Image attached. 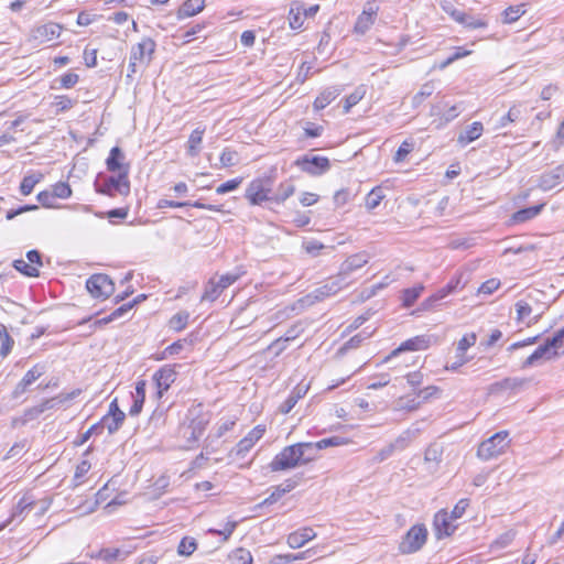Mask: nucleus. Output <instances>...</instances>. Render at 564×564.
<instances>
[{
	"label": "nucleus",
	"instance_id": "obj_7",
	"mask_svg": "<svg viewBox=\"0 0 564 564\" xmlns=\"http://www.w3.org/2000/svg\"><path fill=\"white\" fill-rule=\"evenodd\" d=\"M350 281H345L343 275H335L327 279L321 286L312 291L307 297L313 301H323L329 296L337 294L340 290L348 286Z\"/></svg>",
	"mask_w": 564,
	"mask_h": 564
},
{
	"label": "nucleus",
	"instance_id": "obj_53",
	"mask_svg": "<svg viewBox=\"0 0 564 564\" xmlns=\"http://www.w3.org/2000/svg\"><path fill=\"white\" fill-rule=\"evenodd\" d=\"M528 382H529L528 379L518 378V377L503 379L505 390H512V391H518V390L523 389L528 384Z\"/></svg>",
	"mask_w": 564,
	"mask_h": 564
},
{
	"label": "nucleus",
	"instance_id": "obj_5",
	"mask_svg": "<svg viewBox=\"0 0 564 564\" xmlns=\"http://www.w3.org/2000/svg\"><path fill=\"white\" fill-rule=\"evenodd\" d=\"M241 275L242 272H231L221 275L217 281L214 278L210 279L205 286L200 301L214 302L224 290L234 284Z\"/></svg>",
	"mask_w": 564,
	"mask_h": 564
},
{
	"label": "nucleus",
	"instance_id": "obj_62",
	"mask_svg": "<svg viewBox=\"0 0 564 564\" xmlns=\"http://www.w3.org/2000/svg\"><path fill=\"white\" fill-rule=\"evenodd\" d=\"M412 150L413 144L409 141H403L394 154V161L397 163L402 162Z\"/></svg>",
	"mask_w": 564,
	"mask_h": 564
},
{
	"label": "nucleus",
	"instance_id": "obj_63",
	"mask_svg": "<svg viewBox=\"0 0 564 564\" xmlns=\"http://www.w3.org/2000/svg\"><path fill=\"white\" fill-rule=\"evenodd\" d=\"M499 286H500V281L499 280H497V279H489V280L485 281L478 288V293H480V294H491L496 290H498Z\"/></svg>",
	"mask_w": 564,
	"mask_h": 564
},
{
	"label": "nucleus",
	"instance_id": "obj_58",
	"mask_svg": "<svg viewBox=\"0 0 564 564\" xmlns=\"http://www.w3.org/2000/svg\"><path fill=\"white\" fill-rule=\"evenodd\" d=\"M475 343H476V335L474 333L463 336L457 344L458 354L464 356L466 350L469 347L474 346Z\"/></svg>",
	"mask_w": 564,
	"mask_h": 564
},
{
	"label": "nucleus",
	"instance_id": "obj_31",
	"mask_svg": "<svg viewBox=\"0 0 564 564\" xmlns=\"http://www.w3.org/2000/svg\"><path fill=\"white\" fill-rule=\"evenodd\" d=\"M340 94V89L337 87H330L322 91L314 101V107L317 110L324 109L333 100H335Z\"/></svg>",
	"mask_w": 564,
	"mask_h": 564
},
{
	"label": "nucleus",
	"instance_id": "obj_6",
	"mask_svg": "<svg viewBox=\"0 0 564 564\" xmlns=\"http://www.w3.org/2000/svg\"><path fill=\"white\" fill-rule=\"evenodd\" d=\"M96 191L108 196H115L116 194L127 196L130 193L129 176L126 175V172L117 174V176L111 175L105 178L102 184L97 185Z\"/></svg>",
	"mask_w": 564,
	"mask_h": 564
},
{
	"label": "nucleus",
	"instance_id": "obj_56",
	"mask_svg": "<svg viewBox=\"0 0 564 564\" xmlns=\"http://www.w3.org/2000/svg\"><path fill=\"white\" fill-rule=\"evenodd\" d=\"M57 80L59 83V88L69 89L78 83L79 76L76 73L69 72L62 75Z\"/></svg>",
	"mask_w": 564,
	"mask_h": 564
},
{
	"label": "nucleus",
	"instance_id": "obj_61",
	"mask_svg": "<svg viewBox=\"0 0 564 564\" xmlns=\"http://www.w3.org/2000/svg\"><path fill=\"white\" fill-rule=\"evenodd\" d=\"M288 345H289V343L286 341V339L283 336H281L278 339H275L274 341H272L267 347V350H273L274 356L278 357L288 348Z\"/></svg>",
	"mask_w": 564,
	"mask_h": 564
},
{
	"label": "nucleus",
	"instance_id": "obj_49",
	"mask_svg": "<svg viewBox=\"0 0 564 564\" xmlns=\"http://www.w3.org/2000/svg\"><path fill=\"white\" fill-rule=\"evenodd\" d=\"M90 463L88 460H82L77 466L74 475V486L77 487L83 484V478L90 469Z\"/></svg>",
	"mask_w": 564,
	"mask_h": 564
},
{
	"label": "nucleus",
	"instance_id": "obj_50",
	"mask_svg": "<svg viewBox=\"0 0 564 564\" xmlns=\"http://www.w3.org/2000/svg\"><path fill=\"white\" fill-rule=\"evenodd\" d=\"M318 451L330 447V446H340L348 444V440L340 436H332L327 438H323L318 442H315Z\"/></svg>",
	"mask_w": 564,
	"mask_h": 564
},
{
	"label": "nucleus",
	"instance_id": "obj_41",
	"mask_svg": "<svg viewBox=\"0 0 564 564\" xmlns=\"http://www.w3.org/2000/svg\"><path fill=\"white\" fill-rule=\"evenodd\" d=\"M523 7H524L523 4H520V6H511V7L507 8L502 13L503 23H512V22H516L517 20H519L525 12Z\"/></svg>",
	"mask_w": 564,
	"mask_h": 564
},
{
	"label": "nucleus",
	"instance_id": "obj_16",
	"mask_svg": "<svg viewBox=\"0 0 564 564\" xmlns=\"http://www.w3.org/2000/svg\"><path fill=\"white\" fill-rule=\"evenodd\" d=\"M126 419L124 412L119 409L117 399L109 405L108 414L102 417V424L106 425L110 434L117 432Z\"/></svg>",
	"mask_w": 564,
	"mask_h": 564
},
{
	"label": "nucleus",
	"instance_id": "obj_26",
	"mask_svg": "<svg viewBox=\"0 0 564 564\" xmlns=\"http://www.w3.org/2000/svg\"><path fill=\"white\" fill-rule=\"evenodd\" d=\"M482 123L475 121L459 133L457 142L463 147L467 145L468 143L477 140L482 134Z\"/></svg>",
	"mask_w": 564,
	"mask_h": 564
},
{
	"label": "nucleus",
	"instance_id": "obj_48",
	"mask_svg": "<svg viewBox=\"0 0 564 564\" xmlns=\"http://www.w3.org/2000/svg\"><path fill=\"white\" fill-rule=\"evenodd\" d=\"M234 564H252V555L246 549H237L231 555Z\"/></svg>",
	"mask_w": 564,
	"mask_h": 564
},
{
	"label": "nucleus",
	"instance_id": "obj_39",
	"mask_svg": "<svg viewBox=\"0 0 564 564\" xmlns=\"http://www.w3.org/2000/svg\"><path fill=\"white\" fill-rule=\"evenodd\" d=\"M365 94V87L359 86L349 96H347L344 102V112H349V110L364 98Z\"/></svg>",
	"mask_w": 564,
	"mask_h": 564
},
{
	"label": "nucleus",
	"instance_id": "obj_36",
	"mask_svg": "<svg viewBox=\"0 0 564 564\" xmlns=\"http://www.w3.org/2000/svg\"><path fill=\"white\" fill-rule=\"evenodd\" d=\"M416 434L417 431L405 430L393 442H391V445L395 451H403L416 437Z\"/></svg>",
	"mask_w": 564,
	"mask_h": 564
},
{
	"label": "nucleus",
	"instance_id": "obj_47",
	"mask_svg": "<svg viewBox=\"0 0 564 564\" xmlns=\"http://www.w3.org/2000/svg\"><path fill=\"white\" fill-rule=\"evenodd\" d=\"M44 373V366L43 365H35L33 366L21 379L23 381V384H28L29 387L37 380Z\"/></svg>",
	"mask_w": 564,
	"mask_h": 564
},
{
	"label": "nucleus",
	"instance_id": "obj_32",
	"mask_svg": "<svg viewBox=\"0 0 564 564\" xmlns=\"http://www.w3.org/2000/svg\"><path fill=\"white\" fill-rule=\"evenodd\" d=\"M304 7L299 3V2H294L292 6H291V9L289 11V24H290V28L293 29V30H297L300 29L303 23H304Z\"/></svg>",
	"mask_w": 564,
	"mask_h": 564
},
{
	"label": "nucleus",
	"instance_id": "obj_11",
	"mask_svg": "<svg viewBox=\"0 0 564 564\" xmlns=\"http://www.w3.org/2000/svg\"><path fill=\"white\" fill-rule=\"evenodd\" d=\"M156 44L151 37H143L141 42L131 47L130 57L139 63V66L147 67L153 57Z\"/></svg>",
	"mask_w": 564,
	"mask_h": 564
},
{
	"label": "nucleus",
	"instance_id": "obj_46",
	"mask_svg": "<svg viewBox=\"0 0 564 564\" xmlns=\"http://www.w3.org/2000/svg\"><path fill=\"white\" fill-rule=\"evenodd\" d=\"M516 538V531L508 530L503 532L501 535H499L491 544V547L494 549H505Z\"/></svg>",
	"mask_w": 564,
	"mask_h": 564
},
{
	"label": "nucleus",
	"instance_id": "obj_19",
	"mask_svg": "<svg viewBox=\"0 0 564 564\" xmlns=\"http://www.w3.org/2000/svg\"><path fill=\"white\" fill-rule=\"evenodd\" d=\"M35 507V501L30 496H23L18 505L14 507L10 518L0 525V531L3 530L14 519H23Z\"/></svg>",
	"mask_w": 564,
	"mask_h": 564
},
{
	"label": "nucleus",
	"instance_id": "obj_24",
	"mask_svg": "<svg viewBox=\"0 0 564 564\" xmlns=\"http://www.w3.org/2000/svg\"><path fill=\"white\" fill-rule=\"evenodd\" d=\"M62 26L57 23H46L40 25L34 31V37L40 39L42 42L52 41L61 35Z\"/></svg>",
	"mask_w": 564,
	"mask_h": 564
},
{
	"label": "nucleus",
	"instance_id": "obj_64",
	"mask_svg": "<svg viewBox=\"0 0 564 564\" xmlns=\"http://www.w3.org/2000/svg\"><path fill=\"white\" fill-rule=\"evenodd\" d=\"M563 339H564V327L560 330H557L553 337L547 338L546 343L551 347L552 350H555L561 348L563 346Z\"/></svg>",
	"mask_w": 564,
	"mask_h": 564
},
{
	"label": "nucleus",
	"instance_id": "obj_29",
	"mask_svg": "<svg viewBox=\"0 0 564 564\" xmlns=\"http://www.w3.org/2000/svg\"><path fill=\"white\" fill-rule=\"evenodd\" d=\"M205 7V0H186L178 9V18H189L199 13Z\"/></svg>",
	"mask_w": 564,
	"mask_h": 564
},
{
	"label": "nucleus",
	"instance_id": "obj_52",
	"mask_svg": "<svg viewBox=\"0 0 564 564\" xmlns=\"http://www.w3.org/2000/svg\"><path fill=\"white\" fill-rule=\"evenodd\" d=\"M220 163L224 167L234 166L238 163V154L236 151L226 148L220 154Z\"/></svg>",
	"mask_w": 564,
	"mask_h": 564
},
{
	"label": "nucleus",
	"instance_id": "obj_55",
	"mask_svg": "<svg viewBox=\"0 0 564 564\" xmlns=\"http://www.w3.org/2000/svg\"><path fill=\"white\" fill-rule=\"evenodd\" d=\"M383 199V195L380 188L372 189L366 197V207L368 209L377 208L381 200Z\"/></svg>",
	"mask_w": 564,
	"mask_h": 564
},
{
	"label": "nucleus",
	"instance_id": "obj_27",
	"mask_svg": "<svg viewBox=\"0 0 564 564\" xmlns=\"http://www.w3.org/2000/svg\"><path fill=\"white\" fill-rule=\"evenodd\" d=\"M295 447L297 449V455L301 465H305L313 459H315L318 448L316 443L307 442V443H297L295 444Z\"/></svg>",
	"mask_w": 564,
	"mask_h": 564
},
{
	"label": "nucleus",
	"instance_id": "obj_14",
	"mask_svg": "<svg viewBox=\"0 0 564 564\" xmlns=\"http://www.w3.org/2000/svg\"><path fill=\"white\" fill-rule=\"evenodd\" d=\"M107 170L111 173H123L129 176L130 165L126 162V155L119 147H113L106 160Z\"/></svg>",
	"mask_w": 564,
	"mask_h": 564
},
{
	"label": "nucleus",
	"instance_id": "obj_43",
	"mask_svg": "<svg viewBox=\"0 0 564 564\" xmlns=\"http://www.w3.org/2000/svg\"><path fill=\"white\" fill-rule=\"evenodd\" d=\"M13 267L15 270L21 272L22 274L26 276H39L40 271L37 270V267L30 264L23 259H18L13 261Z\"/></svg>",
	"mask_w": 564,
	"mask_h": 564
},
{
	"label": "nucleus",
	"instance_id": "obj_21",
	"mask_svg": "<svg viewBox=\"0 0 564 564\" xmlns=\"http://www.w3.org/2000/svg\"><path fill=\"white\" fill-rule=\"evenodd\" d=\"M525 108L522 105H513L512 107H510V109L505 116L500 117V119L495 124L494 130H500L506 128L510 123L520 121L523 118Z\"/></svg>",
	"mask_w": 564,
	"mask_h": 564
},
{
	"label": "nucleus",
	"instance_id": "obj_23",
	"mask_svg": "<svg viewBox=\"0 0 564 564\" xmlns=\"http://www.w3.org/2000/svg\"><path fill=\"white\" fill-rule=\"evenodd\" d=\"M557 352L555 350H552L551 347L547 345V343L545 341L543 345H540L534 351L533 354H531L527 359L525 361L523 362V367L527 368V367H532L534 366L538 361L542 360V359H545V360H549L551 359L552 357L556 356Z\"/></svg>",
	"mask_w": 564,
	"mask_h": 564
},
{
	"label": "nucleus",
	"instance_id": "obj_30",
	"mask_svg": "<svg viewBox=\"0 0 564 564\" xmlns=\"http://www.w3.org/2000/svg\"><path fill=\"white\" fill-rule=\"evenodd\" d=\"M460 284V276L456 278V279H453L451 280L444 288L440 289L435 294H433L432 296H430L426 302H425V305H432L433 303L435 302H438L441 300H443L444 297H446L448 294L453 293L455 290L458 289Z\"/></svg>",
	"mask_w": 564,
	"mask_h": 564
},
{
	"label": "nucleus",
	"instance_id": "obj_12",
	"mask_svg": "<svg viewBox=\"0 0 564 564\" xmlns=\"http://www.w3.org/2000/svg\"><path fill=\"white\" fill-rule=\"evenodd\" d=\"M431 345V336L420 335L412 337L403 341L398 348H395L390 355H388L382 362H388L391 358L398 356L403 351H417L427 349Z\"/></svg>",
	"mask_w": 564,
	"mask_h": 564
},
{
	"label": "nucleus",
	"instance_id": "obj_25",
	"mask_svg": "<svg viewBox=\"0 0 564 564\" xmlns=\"http://www.w3.org/2000/svg\"><path fill=\"white\" fill-rule=\"evenodd\" d=\"M137 304V301H131L129 303H126L123 305H121L120 307L116 308L111 314H109L108 316L106 317H102L100 319H97L91 325H90V328H93V330L97 329L98 327H102L111 322H113L115 319L123 316L127 312H129L134 305Z\"/></svg>",
	"mask_w": 564,
	"mask_h": 564
},
{
	"label": "nucleus",
	"instance_id": "obj_3",
	"mask_svg": "<svg viewBox=\"0 0 564 564\" xmlns=\"http://www.w3.org/2000/svg\"><path fill=\"white\" fill-rule=\"evenodd\" d=\"M272 184L270 177L256 178L249 183L245 196L251 205H260L263 202L271 200Z\"/></svg>",
	"mask_w": 564,
	"mask_h": 564
},
{
	"label": "nucleus",
	"instance_id": "obj_28",
	"mask_svg": "<svg viewBox=\"0 0 564 564\" xmlns=\"http://www.w3.org/2000/svg\"><path fill=\"white\" fill-rule=\"evenodd\" d=\"M296 485L297 482L294 479H286L283 484L275 486L271 495L264 499L263 505H272L276 502L282 496L293 490Z\"/></svg>",
	"mask_w": 564,
	"mask_h": 564
},
{
	"label": "nucleus",
	"instance_id": "obj_4",
	"mask_svg": "<svg viewBox=\"0 0 564 564\" xmlns=\"http://www.w3.org/2000/svg\"><path fill=\"white\" fill-rule=\"evenodd\" d=\"M427 530L423 524L413 525L402 538L399 551L402 554H411L419 551L426 542Z\"/></svg>",
	"mask_w": 564,
	"mask_h": 564
},
{
	"label": "nucleus",
	"instance_id": "obj_38",
	"mask_svg": "<svg viewBox=\"0 0 564 564\" xmlns=\"http://www.w3.org/2000/svg\"><path fill=\"white\" fill-rule=\"evenodd\" d=\"M435 87L432 82H427L424 85H422L420 90L412 98L413 107H419L427 97L432 96Z\"/></svg>",
	"mask_w": 564,
	"mask_h": 564
},
{
	"label": "nucleus",
	"instance_id": "obj_44",
	"mask_svg": "<svg viewBox=\"0 0 564 564\" xmlns=\"http://www.w3.org/2000/svg\"><path fill=\"white\" fill-rule=\"evenodd\" d=\"M375 21L376 20L373 18L368 17L367 14H364L361 12L355 23V32L359 34H365L373 25Z\"/></svg>",
	"mask_w": 564,
	"mask_h": 564
},
{
	"label": "nucleus",
	"instance_id": "obj_17",
	"mask_svg": "<svg viewBox=\"0 0 564 564\" xmlns=\"http://www.w3.org/2000/svg\"><path fill=\"white\" fill-rule=\"evenodd\" d=\"M564 182V163L553 170L543 173L539 180V187L544 191H551Z\"/></svg>",
	"mask_w": 564,
	"mask_h": 564
},
{
	"label": "nucleus",
	"instance_id": "obj_42",
	"mask_svg": "<svg viewBox=\"0 0 564 564\" xmlns=\"http://www.w3.org/2000/svg\"><path fill=\"white\" fill-rule=\"evenodd\" d=\"M424 290L423 285H417L414 288H410L403 291V306L411 307L415 301L420 297L422 291Z\"/></svg>",
	"mask_w": 564,
	"mask_h": 564
},
{
	"label": "nucleus",
	"instance_id": "obj_59",
	"mask_svg": "<svg viewBox=\"0 0 564 564\" xmlns=\"http://www.w3.org/2000/svg\"><path fill=\"white\" fill-rule=\"evenodd\" d=\"M303 248L312 257H317L321 253V251L325 248V246L317 240H308L303 242Z\"/></svg>",
	"mask_w": 564,
	"mask_h": 564
},
{
	"label": "nucleus",
	"instance_id": "obj_33",
	"mask_svg": "<svg viewBox=\"0 0 564 564\" xmlns=\"http://www.w3.org/2000/svg\"><path fill=\"white\" fill-rule=\"evenodd\" d=\"M295 193V186L291 182H283L279 185L276 192L271 196V202L276 204L284 203Z\"/></svg>",
	"mask_w": 564,
	"mask_h": 564
},
{
	"label": "nucleus",
	"instance_id": "obj_37",
	"mask_svg": "<svg viewBox=\"0 0 564 564\" xmlns=\"http://www.w3.org/2000/svg\"><path fill=\"white\" fill-rule=\"evenodd\" d=\"M43 178L42 173H33L30 175H25L20 184V192L22 195H30L34 188V186L41 182Z\"/></svg>",
	"mask_w": 564,
	"mask_h": 564
},
{
	"label": "nucleus",
	"instance_id": "obj_40",
	"mask_svg": "<svg viewBox=\"0 0 564 564\" xmlns=\"http://www.w3.org/2000/svg\"><path fill=\"white\" fill-rule=\"evenodd\" d=\"M197 549V543L194 538L185 536L181 540L178 546H177V553L181 556H189L192 555Z\"/></svg>",
	"mask_w": 564,
	"mask_h": 564
},
{
	"label": "nucleus",
	"instance_id": "obj_51",
	"mask_svg": "<svg viewBox=\"0 0 564 564\" xmlns=\"http://www.w3.org/2000/svg\"><path fill=\"white\" fill-rule=\"evenodd\" d=\"M189 318V314L187 312H180L172 316L170 319V326L175 330H182L185 328Z\"/></svg>",
	"mask_w": 564,
	"mask_h": 564
},
{
	"label": "nucleus",
	"instance_id": "obj_35",
	"mask_svg": "<svg viewBox=\"0 0 564 564\" xmlns=\"http://www.w3.org/2000/svg\"><path fill=\"white\" fill-rule=\"evenodd\" d=\"M543 207H544V204H540V205L520 209L513 214V220L517 223H524L527 220H530V219L534 218L535 216H538L541 213Z\"/></svg>",
	"mask_w": 564,
	"mask_h": 564
},
{
	"label": "nucleus",
	"instance_id": "obj_22",
	"mask_svg": "<svg viewBox=\"0 0 564 564\" xmlns=\"http://www.w3.org/2000/svg\"><path fill=\"white\" fill-rule=\"evenodd\" d=\"M315 536L316 533L312 528H303L288 535V544L292 549H299Z\"/></svg>",
	"mask_w": 564,
	"mask_h": 564
},
{
	"label": "nucleus",
	"instance_id": "obj_15",
	"mask_svg": "<svg viewBox=\"0 0 564 564\" xmlns=\"http://www.w3.org/2000/svg\"><path fill=\"white\" fill-rule=\"evenodd\" d=\"M370 256L367 252H358L350 257H348L339 268V275H343L345 278V281H349V275L366 265L369 262Z\"/></svg>",
	"mask_w": 564,
	"mask_h": 564
},
{
	"label": "nucleus",
	"instance_id": "obj_9",
	"mask_svg": "<svg viewBox=\"0 0 564 564\" xmlns=\"http://www.w3.org/2000/svg\"><path fill=\"white\" fill-rule=\"evenodd\" d=\"M300 459L295 444L284 447L270 463L272 471H280L300 466Z\"/></svg>",
	"mask_w": 564,
	"mask_h": 564
},
{
	"label": "nucleus",
	"instance_id": "obj_8",
	"mask_svg": "<svg viewBox=\"0 0 564 564\" xmlns=\"http://www.w3.org/2000/svg\"><path fill=\"white\" fill-rule=\"evenodd\" d=\"M87 291L96 299H107L115 290L113 282L107 274H93L86 282Z\"/></svg>",
	"mask_w": 564,
	"mask_h": 564
},
{
	"label": "nucleus",
	"instance_id": "obj_57",
	"mask_svg": "<svg viewBox=\"0 0 564 564\" xmlns=\"http://www.w3.org/2000/svg\"><path fill=\"white\" fill-rule=\"evenodd\" d=\"M241 183H242V177L229 180V181L220 184L216 188V193L223 195V194L232 192V191L237 189Z\"/></svg>",
	"mask_w": 564,
	"mask_h": 564
},
{
	"label": "nucleus",
	"instance_id": "obj_60",
	"mask_svg": "<svg viewBox=\"0 0 564 564\" xmlns=\"http://www.w3.org/2000/svg\"><path fill=\"white\" fill-rule=\"evenodd\" d=\"M516 311H517V319L523 321L531 314L532 307L528 302L521 300L516 303Z\"/></svg>",
	"mask_w": 564,
	"mask_h": 564
},
{
	"label": "nucleus",
	"instance_id": "obj_10",
	"mask_svg": "<svg viewBox=\"0 0 564 564\" xmlns=\"http://www.w3.org/2000/svg\"><path fill=\"white\" fill-rule=\"evenodd\" d=\"M295 164L305 173L317 176L327 172L330 167L329 160L326 156L304 155L295 161Z\"/></svg>",
	"mask_w": 564,
	"mask_h": 564
},
{
	"label": "nucleus",
	"instance_id": "obj_54",
	"mask_svg": "<svg viewBox=\"0 0 564 564\" xmlns=\"http://www.w3.org/2000/svg\"><path fill=\"white\" fill-rule=\"evenodd\" d=\"M442 447L437 444L430 445L424 454L425 462L438 463L442 459Z\"/></svg>",
	"mask_w": 564,
	"mask_h": 564
},
{
	"label": "nucleus",
	"instance_id": "obj_18",
	"mask_svg": "<svg viewBox=\"0 0 564 564\" xmlns=\"http://www.w3.org/2000/svg\"><path fill=\"white\" fill-rule=\"evenodd\" d=\"M453 519L449 513L445 510L438 511L434 517V527L437 538L448 536L454 533L456 527L453 523Z\"/></svg>",
	"mask_w": 564,
	"mask_h": 564
},
{
	"label": "nucleus",
	"instance_id": "obj_34",
	"mask_svg": "<svg viewBox=\"0 0 564 564\" xmlns=\"http://www.w3.org/2000/svg\"><path fill=\"white\" fill-rule=\"evenodd\" d=\"M204 132L205 130L200 128H196L192 131L187 141V153L189 156H196L198 154Z\"/></svg>",
	"mask_w": 564,
	"mask_h": 564
},
{
	"label": "nucleus",
	"instance_id": "obj_45",
	"mask_svg": "<svg viewBox=\"0 0 564 564\" xmlns=\"http://www.w3.org/2000/svg\"><path fill=\"white\" fill-rule=\"evenodd\" d=\"M72 188L66 182H58L52 186L54 198L66 199L72 196Z\"/></svg>",
	"mask_w": 564,
	"mask_h": 564
},
{
	"label": "nucleus",
	"instance_id": "obj_1",
	"mask_svg": "<svg viewBox=\"0 0 564 564\" xmlns=\"http://www.w3.org/2000/svg\"><path fill=\"white\" fill-rule=\"evenodd\" d=\"M507 431H500L480 443L477 456L481 460H490L503 454L509 447L510 440Z\"/></svg>",
	"mask_w": 564,
	"mask_h": 564
},
{
	"label": "nucleus",
	"instance_id": "obj_13",
	"mask_svg": "<svg viewBox=\"0 0 564 564\" xmlns=\"http://www.w3.org/2000/svg\"><path fill=\"white\" fill-rule=\"evenodd\" d=\"M176 379V371L174 369V366L165 365L161 367L154 375H153V381L156 386V397L161 399L163 397V393L167 391L171 387V384Z\"/></svg>",
	"mask_w": 564,
	"mask_h": 564
},
{
	"label": "nucleus",
	"instance_id": "obj_2",
	"mask_svg": "<svg viewBox=\"0 0 564 564\" xmlns=\"http://www.w3.org/2000/svg\"><path fill=\"white\" fill-rule=\"evenodd\" d=\"M187 420L189 423L186 427L185 434L189 432L187 440L189 442H196L202 437L207 425L209 424L210 414L204 411L202 404H197L188 410Z\"/></svg>",
	"mask_w": 564,
	"mask_h": 564
},
{
	"label": "nucleus",
	"instance_id": "obj_20",
	"mask_svg": "<svg viewBox=\"0 0 564 564\" xmlns=\"http://www.w3.org/2000/svg\"><path fill=\"white\" fill-rule=\"evenodd\" d=\"M74 395H75V393L68 394L66 398L55 397V398L46 399L43 402H41L40 404L26 410L25 416L29 420L36 419L46 410L55 408L57 404L62 403L64 400L72 399Z\"/></svg>",
	"mask_w": 564,
	"mask_h": 564
}]
</instances>
